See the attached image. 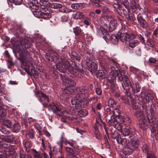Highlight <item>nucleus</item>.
<instances>
[{"instance_id": "nucleus-32", "label": "nucleus", "mask_w": 158, "mask_h": 158, "mask_svg": "<svg viewBox=\"0 0 158 158\" xmlns=\"http://www.w3.org/2000/svg\"><path fill=\"white\" fill-rule=\"evenodd\" d=\"M88 112L87 110L85 109L80 110L78 111V114L80 117H84L87 115Z\"/></svg>"}, {"instance_id": "nucleus-47", "label": "nucleus", "mask_w": 158, "mask_h": 158, "mask_svg": "<svg viewBox=\"0 0 158 158\" xmlns=\"http://www.w3.org/2000/svg\"><path fill=\"white\" fill-rule=\"evenodd\" d=\"M84 19L83 23L85 24L88 26L89 25V21L90 19L87 17L84 16V18H83Z\"/></svg>"}, {"instance_id": "nucleus-56", "label": "nucleus", "mask_w": 158, "mask_h": 158, "mask_svg": "<svg viewBox=\"0 0 158 158\" xmlns=\"http://www.w3.org/2000/svg\"><path fill=\"white\" fill-rule=\"evenodd\" d=\"M67 118L70 120H73L74 118L72 117V115L71 114L68 112L67 115Z\"/></svg>"}, {"instance_id": "nucleus-55", "label": "nucleus", "mask_w": 158, "mask_h": 158, "mask_svg": "<svg viewBox=\"0 0 158 158\" xmlns=\"http://www.w3.org/2000/svg\"><path fill=\"white\" fill-rule=\"evenodd\" d=\"M61 114H60V115H59V116H64V117H65L66 118H67V114L68 113V112L66 111L63 110H62V111L61 112Z\"/></svg>"}, {"instance_id": "nucleus-6", "label": "nucleus", "mask_w": 158, "mask_h": 158, "mask_svg": "<svg viewBox=\"0 0 158 158\" xmlns=\"http://www.w3.org/2000/svg\"><path fill=\"white\" fill-rule=\"evenodd\" d=\"M131 104L132 109L135 110L134 113L136 117L140 116V115L143 114L139 102H136L135 99H133L131 100Z\"/></svg>"}, {"instance_id": "nucleus-39", "label": "nucleus", "mask_w": 158, "mask_h": 158, "mask_svg": "<svg viewBox=\"0 0 158 158\" xmlns=\"http://www.w3.org/2000/svg\"><path fill=\"white\" fill-rule=\"evenodd\" d=\"M82 4L80 3H75L71 5V7L74 9H81L82 8Z\"/></svg>"}, {"instance_id": "nucleus-9", "label": "nucleus", "mask_w": 158, "mask_h": 158, "mask_svg": "<svg viewBox=\"0 0 158 158\" xmlns=\"http://www.w3.org/2000/svg\"><path fill=\"white\" fill-rule=\"evenodd\" d=\"M48 108L49 109H51L54 113L58 116L60 115L62 110L61 106L54 103L50 104L48 106Z\"/></svg>"}, {"instance_id": "nucleus-3", "label": "nucleus", "mask_w": 158, "mask_h": 158, "mask_svg": "<svg viewBox=\"0 0 158 158\" xmlns=\"http://www.w3.org/2000/svg\"><path fill=\"white\" fill-rule=\"evenodd\" d=\"M33 14L37 18H43L45 19L49 18L51 16L50 11L46 7H41L40 8L39 10L34 11Z\"/></svg>"}, {"instance_id": "nucleus-26", "label": "nucleus", "mask_w": 158, "mask_h": 158, "mask_svg": "<svg viewBox=\"0 0 158 158\" xmlns=\"http://www.w3.org/2000/svg\"><path fill=\"white\" fill-rule=\"evenodd\" d=\"M39 4L40 8V6L42 7V6H43V7H46L49 6V2L47 0H40Z\"/></svg>"}, {"instance_id": "nucleus-60", "label": "nucleus", "mask_w": 158, "mask_h": 158, "mask_svg": "<svg viewBox=\"0 0 158 158\" xmlns=\"http://www.w3.org/2000/svg\"><path fill=\"white\" fill-rule=\"evenodd\" d=\"M35 127L38 131L40 133L41 130V127L39 126L38 124L36 123L35 124Z\"/></svg>"}, {"instance_id": "nucleus-4", "label": "nucleus", "mask_w": 158, "mask_h": 158, "mask_svg": "<svg viewBox=\"0 0 158 158\" xmlns=\"http://www.w3.org/2000/svg\"><path fill=\"white\" fill-rule=\"evenodd\" d=\"M63 84L68 87H73L76 85L75 82L72 79L68 77L64 74H60Z\"/></svg>"}, {"instance_id": "nucleus-11", "label": "nucleus", "mask_w": 158, "mask_h": 158, "mask_svg": "<svg viewBox=\"0 0 158 158\" xmlns=\"http://www.w3.org/2000/svg\"><path fill=\"white\" fill-rule=\"evenodd\" d=\"M147 118L148 119L149 123H150V126L152 127V132L153 133H155V128L156 126H158V122L157 121H156V119L154 118L153 116H151L149 114L147 115Z\"/></svg>"}, {"instance_id": "nucleus-58", "label": "nucleus", "mask_w": 158, "mask_h": 158, "mask_svg": "<svg viewBox=\"0 0 158 158\" xmlns=\"http://www.w3.org/2000/svg\"><path fill=\"white\" fill-rule=\"evenodd\" d=\"M96 94L98 95H100L102 93V90L99 88H97L96 89Z\"/></svg>"}, {"instance_id": "nucleus-52", "label": "nucleus", "mask_w": 158, "mask_h": 158, "mask_svg": "<svg viewBox=\"0 0 158 158\" xmlns=\"http://www.w3.org/2000/svg\"><path fill=\"white\" fill-rule=\"evenodd\" d=\"M72 142H70L67 139H66L65 143L69 144L70 146L72 147H73L74 146V143H75L76 142L72 140Z\"/></svg>"}, {"instance_id": "nucleus-5", "label": "nucleus", "mask_w": 158, "mask_h": 158, "mask_svg": "<svg viewBox=\"0 0 158 158\" xmlns=\"http://www.w3.org/2000/svg\"><path fill=\"white\" fill-rule=\"evenodd\" d=\"M120 117L115 118L113 115H111L110 119L109 120L108 123L110 125L113 126L118 130L121 129V126L120 124V121H118Z\"/></svg>"}, {"instance_id": "nucleus-41", "label": "nucleus", "mask_w": 158, "mask_h": 158, "mask_svg": "<svg viewBox=\"0 0 158 158\" xmlns=\"http://www.w3.org/2000/svg\"><path fill=\"white\" fill-rule=\"evenodd\" d=\"M111 137L113 139H116L118 137H120V136L119 135L118 133L116 131H114L113 132H112L111 135Z\"/></svg>"}, {"instance_id": "nucleus-44", "label": "nucleus", "mask_w": 158, "mask_h": 158, "mask_svg": "<svg viewBox=\"0 0 158 158\" xmlns=\"http://www.w3.org/2000/svg\"><path fill=\"white\" fill-rule=\"evenodd\" d=\"M113 7L114 9V10H117L118 11V12L119 13V10L120 11V9H119V4L118 2H117L116 3L115 2H113Z\"/></svg>"}, {"instance_id": "nucleus-30", "label": "nucleus", "mask_w": 158, "mask_h": 158, "mask_svg": "<svg viewBox=\"0 0 158 158\" xmlns=\"http://www.w3.org/2000/svg\"><path fill=\"white\" fill-rule=\"evenodd\" d=\"M116 141L118 144H121L122 145H125L126 144L127 140L125 138H122L121 137L117 138Z\"/></svg>"}, {"instance_id": "nucleus-1", "label": "nucleus", "mask_w": 158, "mask_h": 158, "mask_svg": "<svg viewBox=\"0 0 158 158\" xmlns=\"http://www.w3.org/2000/svg\"><path fill=\"white\" fill-rule=\"evenodd\" d=\"M45 57L48 61L55 62L56 64L57 69L59 71L64 73L67 69V73L70 75V77H80L79 74H81V72L79 67L73 63L71 65L69 61L62 57L60 58L61 62H58L59 56L55 51L50 50L49 54L46 53Z\"/></svg>"}, {"instance_id": "nucleus-23", "label": "nucleus", "mask_w": 158, "mask_h": 158, "mask_svg": "<svg viewBox=\"0 0 158 158\" xmlns=\"http://www.w3.org/2000/svg\"><path fill=\"white\" fill-rule=\"evenodd\" d=\"M118 131H120L122 134L124 136L129 135H130L131 132L129 128H124L123 129L122 128L121 129Z\"/></svg>"}, {"instance_id": "nucleus-21", "label": "nucleus", "mask_w": 158, "mask_h": 158, "mask_svg": "<svg viewBox=\"0 0 158 158\" xmlns=\"http://www.w3.org/2000/svg\"><path fill=\"white\" fill-rule=\"evenodd\" d=\"M123 81L125 86H124V85L123 83H122V85L123 88L124 90L125 89H126V88L127 87H129V86H131V84L129 80L127 77V76L126 77H125L124 80Z\"/></svg>"}, {"instance_id": "nucleus-13", "label": "nucleus", "mask_w": 158, "mask_h": 158, "mask_svg": "<svg viewBox=\"0 0 158 158\" xmlns=\"http://www.w3.org/2000/svg\"><path fill=\"white\" fill-rule=\"evenodd\" d=\"M86 65L87 67V69L91 73H95L98 69V66L97 63L94 62H86Z\"/></svg>"}, {"instance_id": "nucleus-40", "label": "nucleus", "mask_w": 158, "mask_h": 158, "mask_svg": "<svg viewBox=\"0 0 158 158\" xmlns=\"http://www.w3.org/2000/svg\"><path fill=\"white\" fill-rule=\"evenodd\" d=\"M3 124L8 128H10L11 126V122L8 120L5 119L3 121Z\"/></svg>"}, {"instance_id": "nucleus-25", "label": "nucleus", "mask_w": 158, "mask_h": 158, "mask_svg": "<svg viewBox=\"0 0 158 158\" xmlns=\"http://www.w3.org/2000/svg\"><path fill=\"white\" fill-rule=\"evenodd\" d=\"M118 39L119 38L118 36V34L116 35L113 34L111 35L110 40L113 44H116L118 43Z\"/></svg>"}, {"instance_id": "nucleus-29", "label": "nucleus", "mask_w": 158, "mask_h": 158, "mask_svg": "<svg viewBox=\"0 0 158 158\" xmlns=\"http://www.w3.org/2000/svg\"><path fill=\"white\" fill-rule=\"evenodd\" d=\"M139 41L137 40H132L129 42V45L131 48L135 47L138 45Z\"/></svg>"}, {"instance_id": "nucleus-28", "label": "nucleus", "mask_w": 158, "mask_h": 158, "mask_svg": "<svg viewBox=\"0 0 158 158\" xmlns=\"http://www.w3.org/2000/svg\"><path fill=\"white\" fill-rule=\"evenodd\" d=\"M20 43L22 46L25 48H28L30 46V43L26 39L21 40Z\"/></svg>"}, {"instance_id": "nucleus-2", "label": "nucleus", "mask_w": 158, "mask_h": 158, "mask_svg": "<svg viewBox=\"0 0 158 158\" xmlns=\"http://www.w3.org/2000/svg\"><path fill=\"white\" fill-rule=\"evenodd\" d=\"M77 92L78 94L72 99L71 102L73 105H74V107L80 110L81 107V103L82 102L86 105L89 102L86 99L89 96V93L87 89L84 87L78 88Z\"/></svg>"}, {"instance_id": "nucleus-36", "label": "nucleus", "mask_w": 158, "mask_h": 158, "mask_svg": "<svg viewBox=\"0 0 158 158\" xmlns=\"http://www.w3.org/2000/svg\"><path fill=\"white\" fill-rule=\"evenodd\" d=\"M33 153V155L35 157L37 158H42L43 156L42 154H41L39 152H37L35 149L32 150Z\"/></svg>"}, {"instance_id": "nucleus-50", "label": "nucleus", "mask_w": 158, "mask_h": 158, "mask_svg": "<svg viewBox=\"0 0 158 158\" xmlns=\"http://www.w3.org/2000/svg\"><path fill=\"white\" fill-rule=\"evenodd\" d=\"M100 31L102 32V33L104 35L105 34L106 35L107 34V30L103 27H100Z\"/></svg>"}, {"instance_id": "nucleus-20", "label": "nucleus", "mask_w": 158, "mask_h": 158, "mask_svg": "<svg viewBox=\"0 0 158 158\" xmlns=\"http://www.w3.org/2000/svg\"><path fill=\"white\" fill-rule=\"evenodd\" d=\"M117 76L118 77V80L120 81H122L124 80L125 77L127 76L124 75L123 72L120 70L118 69L116 70Z\"/></svg>"}, {"instance_id": "nucleus-59", "label": "nucleus", "mask_w": 158, "mask_h": 158, "mask_svg": "<svg viewBox=\"0 0 158 158\" xmlns=\"http://www.w3.org/2000/svg\"><path fill=\"white\" fill-rule=\"evenodd\" d=\"M98 75L102 77L103 78L105 77L104 73L103 71L102 70H100L98 71Z\"/></svg>"}, {"instance_id": "nucleus-48", "label": "nucleus", "mask_w": 158, "mask_h": 158, "mask_svg": "<svg viewBox=\"0 0 158 158\" xmlns=\"http://www.w3.org/2000/svg\"><path fill=\"white\" fill-rule=\"evenodd\" d=\"M111 90L113 92L115 91L118 89L117 85L114 82L111 84Z\"/></svg>"}, {"instance_id": "nucleus-46", "label": "nucleus", "mask_w": 158, "mask_h": 158, "mask_svg": "<svg viewBox=\"0 0 158 158\" xmlns=\"http://www.w3.org/2000/svg\"><path fill=\"white\" fill-rule=\"evenodd\" d=\"M142 149L143 152L146 153V154L147 152L149 151V149L146 145L145 144L143 145L142 147Z\"/></svg>"}, {"instance_id": "nucleus-62", "label": "nucleus", "mask_w": 158, "mask_h": 158, "mask_svg": "<svg viewBox=\"0 0 158 158\" xmlns=\"http://www.w3.org/2000/svg\"><path fill=\"white\" fill-rule=\"evenodd\" d=\"M129 130H130V131H131L130 133L132 135H133L135 134V129L132 127H129Z\"/></svg>"}, {"instance_id": "nucleus-31", "label": "nucleus", "mask_w": 158, "mask_h": 158, "mask_svg": "<svg viewBox=\"0 0 158 158\" xmlns=\"http://www.w3.org/2000/svg\"><path fill=\"white\" fill-rule=\"evenodd\" d=\"M24 146L26 151L27 152H28L30 150L32 146L31 143L29 141L26 142L25 143Z\"/></svg>"}, {"instance_id": "nucleus-64", "label": "nucleus", "mask_w": 158, "mask_h": 158, "mask_svg": "<svg viewBox=\"0 0 158 158\" xmlns=\"http://www.w3.org/2000/svg\"><path fill=\"white\" fill-rule=\"evenodd\" d=\"M150 114L151 116H153L154 115V110L152 108H151L149 111V113L148 114Z\"/></svg>"}, {"instance_id": "nucleus-51", "label": "nucleus", "mask_w": 158, "mask_h": 158, "mask_svg": "<svg viewBox=\"0 0 158 158\" xmlns=\"http://www.w3.org/2000/svg\"><path fill=\"white\" fill-rule=\"evenodd\" d=\"M131 3L135 8L138 7L139 5L137 2L136 0H131Z\"/></svg>"}, {"instance_id": "nucleus-19", "label": "nucleus", "mask_w": 158, "mask_h": 158, "mask_svg": "<svg viewBox=\"0 0 158 158\" xmlns=\"http://www.w3.org/2000/svg\"><path fill=\"white\" fill-rule=\"evenodd\" d=\"M137 20L140 26L143 28L146 26V23L144 19L142 18L140 14H138L137 16Z\"/></svg>"}, {"instance_id": "nucleus-45", "label": "nucleus", "mask_w": 158, "mask_h": 158, "mask_svg": "<svg viewBox=\"0 0 158 158\" xmlns=\"http://www.w3.org/2000/svg\"><path fill=\"white\" fill-rule=\"evenodd\" d=\"M147 158H155V156L154 153L152 152L149 151L146 154Z\"/></svg>"}, {"instance_id": "nucleus-42", "label": "nucleus", "mask_w": 158, "mask_h": 158, "mask_svg": "<svg viewBox=\"0 0 158 158\" xmlns=\"http://www.w3.org/2000/svg\"><path fill=\"white\" fill-rule=\"evenodd\" d=\"M51 7L55 9L60 8L62 7V5L59 3H53L51 5Z\"/></svg>"}, {"instance_id": "nucleus-15", "label": "nucleus", "mask_w": 158, "mask_h": 158, "mask_svg": "<svg viewBox=\"0 0 158 158\" xmlns=\"http://www.w3.org/2000/svg\"><path fill=\"white\" fill-rule=\"evenodd\" d=\"M102 13L108 19H112L114 17L112 12L110 11L106 6H103L102 7Z\"/></svg>"}, {"instance_id": "nucleus-34", "label": "nucleus", "mask_w": 158, "mask_h": 158, "mask_svg": "<svg viewBox=\"0 0 158 158\" xmlns=\"http://www.w3.org/2000/svg\"><path fill=\"white\" fill-rule=\"evenodd\" d=\"M145 96L146 103L148 102L149 100H152L153 98L152 94L150 93L145 94Z\"/></svg>"}, {"instance_id": "nucleus-57", "label": "nucleus", "mask_w": 158, "mask_h": 158, "mask_svg": "<svg viewBox=\"0 0 158 158\" xmlns=\"http://www.w3.org/2000/svg\"><path fill=\"white\" fill-rule=\"evenodd\" d=\"M14 3L16 5H19L21 4L22 3V0H14L13 1Z\"/></svg>"}, {"instance_id": "nucleus-61", "label": "nucleus", "mask_w": 158, "mask_h": 158, "mask_svg": "<svg viewBox=\"0 0 158 158\" xmlns=\"http://www.w3.org/2000/svg\"><path fill=\"white\" fill-rule=\"evenodd\" d=\"M67 17L65 15L61 17V20L63 22H67Z\"/></svg>"}, {"instance_id": "nucleus-35", "label": "nucleus", "mask_w": 158, "mask_h": 158, "mask_svg": "<svg viewBox=\"0 0 158 158\" xmlns=\"http://www.w3.org/2000/svg\"><path fill=\"white\" fill-rule=\"evenodd\" d=\"M73 32L76 35H78L81 33V30L78 27H76L73 28Z\"/></svg>"}, {"instance_id": "nucleus-33", "label": "nucleus", "mask_w": 158, "mask_h": 158, "mask_svg": "<svg viewBox=\"0 0 158 158\" xmlns=\"http://www.w3.org/2000/svg\"><path fill=\"white\" fill-rule=\"evenodd\" d=\"M117 23V21L114 19L111 20L110 23L109 27L111 29V31L114 30L115 28V26Z\"/></svg>"}, {"instance_id": "nucleus-17", "label": "nucleus", "mask_w": 158, "mask_h": 158, "mask_svg": "<svg viewBox=\"0 0 158 158\" xmlns=\"http://www.w3.org/2000/svg\"><path fill=\"white\" fill-rule=\"evenodd\" d=\"M134 149L130 144L126 146L123 149V153L125 155H131Z\"/></svg>"}, {"instance_id": "nucleus-22", "label": "nucleus", "mask_w": 158, "mask_h": 158, "mask_svg": "<svg viewBox=\"0 0 158 158\" xmlns=\"http://www.w3.org/2000/svg\"><path fill=\"white\" fill-rule=\"evenodd\" d=\"M84 15L81 12H77L73 14V18L76 19H81L84 18Z\"/></svg>"}, {"instance_id": "nucleus-37", "label": "nucleus", "mask_w": 158, "mask_h": 158, "mask_svg": "<svg viewBox=\"0 0 158 158\" xmlns=\"http://www.w3.org/2000/svg\"><path fill=\"white\" fill-rule=\"evenodd\" d=\"M119 114L120 112L119 110L117 108H115L113 111L112 114L111 115H113L117 117L121 116V115H119Z\"/></svg>"}, {"instance_id": "nucleus-63", "label": "nucleus", "mask_w": 158, "mask_h": 158, "mask_svg": "<svg viewBox=\"0 0 158 158\" xmlns=\"http://www.w3.org/2000/svg\"><path fill=\"white\" fill-rule=\"evenodd\" d=\"M76 129L78 133H79L81 135L83 134V133L85 132V131L84 130L80 129L78 128H76Z\"/></svg>"}, {"instance_id": "nucleus-10", "label": "nucleus", "mask_w": 158, "mask_h": 158, "mask_svg": "<svg viewBox=\"0 0 158 158\" xmlns=\"http://www.w3.org/2000/svg\"><path fill=\"white\" fill-rule=\"evenodd\" d=\"M35 95L39 101L43 104H44L43 100L41 99V98H43L44 99L45 104L46 105V103L49 102V99L48 97L45 95L43 92L41 91H37L35 93Z\"/></svg>"}, {"instance_id": "nucleus-49", "label": "nucleus", "mask_w": 158, "mask_h": 158, "mask_svg": "<svg viewBox=\"0 0 158 158\" xmlns=\"http://www.w3.org/2000/svg\"><path fill=\"white\" fill-rule=\"evenodd\" d=\"M134 15L132 13L129 14L126 16V18L128 19H130L132 21H134Z\"/></svg>"}, {"instance_id": "nucleus-12", "label": "nucleus", "mask_w": 158, "mask_h": 158, "mask_svg": "<svg viewBox=\"0 0 158 158\" xmlns=\"http://www.w3.org/2000/svg\"><path fill=\"white\" fill-rule=\"evenodd\" d=\"M139 120V126L140 128L143 129H146L148 128L147 123L146 119L145 118L143 115H140V116L136 117Z\"/></svg>"}, {"instance_id": "nucleus-43", "label": "nucleus", "mask_w": 158, "mask_h": 158, "mask_svg": "<svg viewBox=\"0 0 158 158\" xmlns=\"http://www.w3.org/2000/svg\"><path fill=\"white\" fill-rule=\"evenodd\" d=\"M14 130L16 132H18L20 129L21 126L19 123H15L14 125Z\"/></svg>"}, {"instance_id": "nucleus-8", "label": "nucleus", "mask_w": 158, "mask_h": 158, "mask_svg": "<svg viewBox=\"0 0 158 158\" xmlns=\"http://www.w3.org/2000/svg\"><path fill=\"white\" fill-rule=\"evenodd\" d=\"M48 108L49 109H51L54 113L58 116L60 115L62 110L61 106L54 103L50 104L48 106Z\"/></svg>"}, {"instance_id": "nucleus-18", "label": "nucleus", "mask_w": 158, "mask_h": 158, "mask_svg": "<svg viewBox=\"0 0 158 158\" xmlns=\"http://www.w3.org/2000/svg\"><path fill=\"white\" fill-rule=\"evenodd\" d=\"M133 91L134 93H137L140 91V87L139 85L137 82H135L131 85Z\"/></svg>"}, {"instance_id": "nucleus-16", "label": "nucleus", "mask_w": 158, "mask_h": 158, "mask_svg": "<svg viewBox=\"0 0 158 158\" xmlns=\"http://www.w3.org/2000/svg\"><path fill=\"white\" fill-rule=\"evenodd\" d=\"M28 5L32 10H37L39 9V3L35 0H32L31 2H29Z\"/></svg>"}, {"instance_id": "nucleus-54", "label": "nucleus", "mask_w": 158, "mask_h": 158, "mask_svg": "<svg viewBox=\"0 0 158 158\" xmlns=\"http://www.w3.org/2000/svg\"><path fill=\"white\" fill-rule=\"evenodd\" d=\"M64 133H62L61 136L60 141L61 143H65L66 139H66L64 138Z\"/></svg>"}, {"instance_id": "nucleus-14", "label": "nucleus", "mask_w": 158, "mask_h": 158, "mask_svg": "<svg viewBox=\"0 0 158 158\" xmlns=\"http://www.w3.org/2000/svg\"><path fill=\"white\" fill-rule=\"evenodd\" d=\"M118 121H120V123L121 126V129L123 127V124L127 126H129L131 122L130 118L127 116L125 117L120 116Z\"/></svg>"}, {"instance_id": "nucleus-38", "label": "nucleus", "mask_w": 158, "mask_h": 158, "mask_svg": "<svg viewBox=\"0 0 158 158\" xmlns=\"http://www.w3.org/2000/svg\"><path fill=\"white\" fill-rule=\"evenodd\" d=\"M108 106L110 107H114V105L116 104V103L115 102L114 100L111 98H110L109 99L108 101Z\"/></svg>"}, {"instance_id": "nucleus-7", "label": "nucleus", "mask_w": 158, "mask_h": 158, "mask_svg": "<svg viewBox=\"0 0 158 158\" xmlns=\"http://www.w3.org/2000/svg\"><path fill=\"white\" fill-rule=\"evenodd\" d=\"M118 36L123 42L126 41L127 39L132 40L135 38V35L132 33L130 34H128L127 33H122L120 32L118 33Z\"/></svg>"}, {"instance_id": "nucleus-24", "label": "nucleus", "mask_w": 158, "mask_h": 158, "mask_svg": "<svg viewBox=\"0 0 158 158\" xmlns=\"http://www.w3.org/2000/svg\"><path fill=\"white\" fill-rule=\"evenodd\" d=\"M66 151L67 152L66 155L67 156H70V157L73 156L74 152L71 148L69 147H66Z\"/></svg>"}, {"instance_id": "nucleus-27", "label": "nucleus", "mask_w": 158, "mask_h": 158, "mask_svg": "<svg viewBox=\"0 0 158 158\" xmlns=\"http://www.w3.org/2000/svg\"><path fill=\"white\" fill-rule=\"evenodd\" d=\"M139 141L137 139H133L131 140V142L130 144L134 149L137 148L139 146Z\"/></svg>"}, {"instance_id": "nucleus-53", "label": "nucleus", "mask_w": 158, "mask_h": 158, "mask_svg": "<svg viewBox=\"0 0 158 158\" xmlns=\"http://www.w3.org/2000/svg\"><path fill=\"white\" fill-rule=\"evenodd\" d=\"M28 135L29 139H33L34 136L33 131L32 130H30Z\"/></svg>"}]
</instances>
